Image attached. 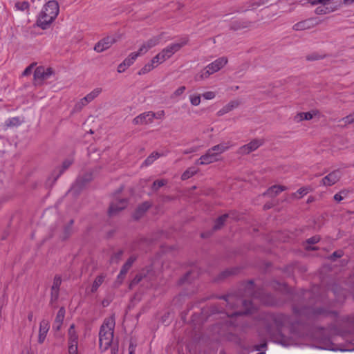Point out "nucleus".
<instances>
[{
    "label": "nucleus",
    "instance_id": "c85d7f7f",
    "mask_svg": "<svg viewBox=\"0 0 354 354\" xmlns=\"http://www.w3.org/2000/svg\"><path fill=\"white\" fill-rule=\"evenodd\" d=\"M164 156L163 153H160L157 151L152 152L143 162L142 165L149 166L151 165L156 160L159 158L160 157Z\"/></svg>",
    "mask_w": 354,
    "mask_h": 354
},
{
    "label": "nucleus",
    "instance_id": "bf43d9fd",
    "mask_svg": "<svg viewBox=\"0 0 354 354\" xmlns=\"http://www.w3.org/2000/svg\"><path fill=\"white\" fill-rule=\"evenodd\" d=\"M319 241H320V237L319 236H312V237L306 240V243L308 244L313 245V244H315V243H318Z\"/></svg>",
    "mask_w": 354,
    "mask_h": 354
},
{
    "label": "nucleus",
    "instance_id": "4c0bfd02",
    "mask_svg": "<svg viewBox=\"0 0 354 354\" xmlns=\"http://www.w3.org/2000/svg\"><path fill=\"white\" fill-rule=\"evenodd\" d=\"M101 92V88H95L84 97V101L88 103L93 100Z\"/></svg>",
    "mask_w": 354,
    "mask_h": 354
},
{
    "label": "nucleus",
    "instance_id": "f3484780",
    "mask_svg": "<svg viewBox=\"0 0 354 354\" xmlns=\"http://www.w3.org/2000/svg\"><path fill=\"white\" fill-rule=\"evenodd\" d=\"M136 52L131 53L121 64L118 66V72L119 73H123L127 68L131 66L138 57Z\"/></svg>",
    "mask_w": 354,
    "mask_h": 354
},
{
    "label": "nucleus",
    "instance_id": "6ab92c4d",
    "mask_svg": "<svg viewBox=\"0 0 354 354\" xmlns=\"http://www.w3.org/2000/svg\"><path fill=\"white\" fill-rule=\"evenodd\" d=\"M24 122V117H12L5 120L3 124V129L7 130L14 127H18Z\"/></svg>",
    "mask_w": 354,
    "mask_h": 354
},
{
    "label": "nucleus",
    "instance_id": "f03ea898",
    "mask_svg": "<svg viewBox=\"0 0 354 354\" xmlns=\"http://www.w3.org/2000/svg\"><path fill=\"white\" fill-rule=\"evenodd\" d=\"M216 297L223 299L225 301V306L231 309L236 308L240 305H242L244 309L243 310L235 311L230 315L228 313L225 312V310L223 307H218V305L214 304L211 307V312L213 314L225 313L227 317H232L233 316L251 314L254 310V305L250 300L243 299L233 294H228L227 295H222Z\"/></svg>",
    "mask_w": 354,
    "mask_h": 354
},
{
    "label": "nucleus",
    "instance_id": "b1692460",
    "mask_svg": "<svg viewBox=\"0 0 354 354\" xmlns=\"http://www.w3.org/2000/svg\"><path fill=\"white\" fill-rule=\"evenodd\" d=\"M287 189L286 186L283 185H273L267 189L266 192L263 194V196L269 195L271 197H274L279 193Z\"/></svg>",
    "mask_w": 354,
    "mask_h": 354
},
{
    "label": "nucleus",
    "instance_id": "393cba45",
    "mask_svg": "<svg viewBox=\"0 0 354 354\" xmlns=\"http://www.w3.org/2000/svg\"><path fill=\"white\" fill-rule=\"evenodd\" d=\"M68 345L78 344V335L75 330V324H71L68 330Z\"/></svg>",
    "mask_w": 354,
    "mask_h": 354
},
{
    "label": "nucleus",
    "instance_id": "338daca9",
    "mask_svg": "<svg viewBox=\"0 0 354 354\" xmlns=\"http://www.w3.org/2000/svg\"><path fill=\"white\" fill-rule=\"evenodd\" d=\"M342 120L345 124H351L354 122V116L352 115L344 117Z\"/></svg>",
    "mask_w": 354,
    "mask_h": 354
},
{
    "label": "nucleus",
    "instance_id": "79ce46f5",
    "mask_svg": "<svg viewBox=\"0 0 354 354\" xmlns=\"http://www.w3.org/2000/svg\"><path fill=\"white\" fill-rule=\"evenodd\" d=\"M167 183V180L165 179L156 180L153 183L151 189L156 192L161 187L165 185Z\"/></svg>",
    "mask_w": 354,
    "mask_h": 354
},
{
    "label": "nucleus",
    "instance_id": "4be33fe9",
    "mask_svg": "<svg viewBox=\"0 0 354 354\" xmlns=\"http://www.w3.org/2000/svg\"><path fill=\"white\" fill-rule=\"evenodd\" d=\"M151 206V203L146 201L140 205L133 214L135 219H139Z\"/></svg>",
    "mask_w": 354,
    "mask_h": 354
},
{
    "label": "nucleus",
    "instance_id": "774afa93",
    "mask_svg": "<svg viewBox=\"0 0 354 354\" xmlns=\"http://www.w3.org/2000/svg\"><path fill=\"white\" fill-rule=\"evenodd\" d=\"M136 344L131 342L129 346V354H136Z\"/></svg>",
    "mask_w": 354,
    "mask_h": 354
},
{
    "label": "nucleus",
    "instance_id": "dca6fc26",
    "mask_svg": "<svg viewBox=\"0 0 354 354\" xmlns=\"http://www.w3.org/2000/svg\"><path fill=\"white\" fill-rule=\"evenodd\" d=\"M217 160H218V156L216 155V153H214L213 151L211 150L210 148L204 155L201 156L200 158L196 161V165H209L210 163L216 162Z\"/></svg>",
    "mask_w": 354,
    "mask_h": 354
},
{
    "label": "nucleus",
    "instance_id": "a18cd8bd",
    "mask_svg": "<svg viewBox=\"0 0 354 354\" xmlns=\"http://www.w3.org/2000/svg\"><path fill=\"white\" fill-rule=\"evenodd\" d=\"M348 191L346 189L341 190L339 193H337L334 196V200L337 202H340L345 197L348 196Z\"/></svg>",
    "mask_w": 354,
    "mask_h": 354
},
{
    "label": "nucleus",
    "instance_id": "2f4dec72",
    "mask_svg": "<svg viewBox=\"0 0 354 354\" xmlns=\"http://www.w3.org/2000/svg\"><path fill=\"white\" fill-rule=\"evenodd\" d=\"M237 272L238 268H234L231 269H227L219 274L217 280L224 279L230 275L236 274Z\"/></svg>",
    "mask_w": 354,
    "mask_h": 354
},
{
    "label": "nucleus",
    "instance_id": "13d9d810",
    "mask_svg": "<svg viewBox=\"0 0 354 354\" xmlns=\"http://www.w3.org/2000/svg\"><path fill=\"white\" fill-rule=\"evenodd\" d=\"M192 274V272H187L182 278L179 280V284H183L185 282H189V277Z\"/></svg>",
    "mask_w": 354,
    "mask_h": 354
},
{
    "label": "nucleus",
    "instance_id": "39448f33",
    "mask_svg": "<svg viewBox=\"0 0 354 354\" xmlns=\"http://www.w3.org/2000/svg\"><path fill=\"white\" fill-rule=\"evenodd\" d=\"M227 63V59L225 57H221L216 59L213 62L209 64L204 71H201V77L202 79L207 78L210 75L218 71Z\"/></svg>",
    "mask_w": 354,
    "mask_h": 354
},
{
    "label": "nucleus",
    "instance_id": "9d476101",
    "mask_svg": "<svg viewBox=\"0 0 354 354\" xmlns=\"http://www.w3.org/2000/svg\"><path fill=\"white\" fill-rule=\"evenodd\" d=\"M161 39L162 34L149 39L147 41L141 45L138 52L136 53L138 54V55L145 54L149 49L159 44Z\"/></svg>",
    "mask_w": 354,
    "mask_h": 354
},
{
    "label": "nucleus",
    "instance_id": "6e6d98bb",
    "mask_svg": "<svg viewBox=\"0 0 354 354\" xmlns=\"http://www.w3.org/2000/svg\"><path fill=\"white\" fill-rule=\"evenodd\" d=\"M330 12V10L328 8H324L322 6L317 7L315 9V13L317 15H324L326 13H328Z\"/></svg>",
    "mask_w": 354,
    "mask_h": 354
},
{
    "label": "nucleus",
    "instance_id": "0eeeda50",
    "mask_svg": "<svg viewBox=\"0 0 354 354\" xmlns=\"http://www.w3.org/2000/svg\"><path fill=\"white\" fill-rule=\"evenodd\" d=\"M53 73L51 68H45L40 66L36 68L34 72V84L35 85H41L43 82L48 80Z\"/></svg>",
    "mask_w": 354,
    "mask_h": 354
},
{
    "label": "nucleus",
    "instance_id": "bb28decb",
    "mask_svg": "<svg viewBox=\"0 0 354 354\" xmlns=\"http://www.w3.org/2000/svg\"><path fill=\"white\" fill-rule=\"evenodd\" d=\"M272 320L279 326H281L290 322V317L285 314H277L273 316Z\"/></svg>",
    "mask_w": 354,
    "mask_h": 354
},
{
    "label": "nucleus",
    "instance_id": "0e129e2a",
    "mask_svg": "<svg viewBox=\"0 0 354 354\" xmlns=\"http://www.w3.org/2000/svg\"><path fill=\"white\" fill-rule=\"evenodd\" d=\"M203 96L206 100H212L215 97V93L212 91H207L204 93Z\"/></svg>",
    "mask_w": 354,
    "mask_h": 354
},
{
    "label": "nucleus",
    "instance_id": "c9c22d12",
    "mask_svg": "<svg viewBox=\"0 0 354 354\" xmlns=\"http://www.w3.org/2000/svg\"><path fill=\"white\" fill-rule=\"evenodd\" d=\"M65 312L64 307H61L59 309L55 319V324H59V325H62L65 317Z\"/></svg>",
    "mask_w": 354,
    "mask_h": 354
},
{
    "label": "nucleus",
    "instance_id": "5701e85b",
    "mask_svg": "<svg viewBox=\"0 0 354 354\" xmlns=\"http://www.w3.org/2000/svg\"><path fill=\"white\" fill-rule=\"evenodd\" d=\"M229 217H232L233 218H236V216H234V213H233V212H230L228 214H224L222 216H221L216 218V220L215 221V224L213 227V229L214 230L221 229L222 227V226L224 225L227 218Z\"/></svg>",
    "mask_w": 354,
    "mask_h": 354
},
{
    "label": "nucleus",
    "instance_id": "c03bdc74",
    "mask_svg": "<svg viewBox=\"0 0 354 354\" xmlns=\"http://www.w3.org/2000/svg\"><path fill=\"white\" fill-rule=\"evenodd\" d=\"M122 254L123 251L122 250H120L118 252L113 253L110 258V262L111 263H118L119 261L121 259Z\"/></svg>",
    "mask_w": 354,
    "mask_h": 354
},
{
    "label": "nucleus",
    "instance_id": "cd10ccee",
    "mask_svg": "<svg viewBox=\"0 0 354 354\" xmlns=\"http://www.w3.org/2000/svg\"><path fill=\"white\" fill-rule=\"evenodd\" d=\"M230 147V145L228 143L224 142L211 147V150L213 151L217 156H218V155L221 154L222 153L229 149Z\"/></svg>",
    "mask_w": 354,
    "mask_h": 354
},
{
    "label": "nucleus",
    "instance_id": "4468645a",
    "mask_svg": "<svg viewBox=\"0 0 354 354\" xmlns=\"http://www.w3.org/2000/svg\"><path fill=\"white\" fill-rule=\"evenodd\" d=\"M128 204V201L126 198L116 199L113 201L109 208V215L112 216L117 214L120 211L124 209Z\"/></svg>",
    "mask_w": 354,
    "mask_h": 354
},
{
    "label": "nucleus",
    "instance_id": "6e6552de",
    "mask_svg": "<svg viewBox=\"0 0 354 354\" xmlns=\"http://www.w3.org/2000/svg\"><path fill=\"white\" fill-rule=\"evenodd\" d=\"M93 172L91 171H85L79 175L72 189L76 192L82 190L89 182L93 180Z\"/></svg>",
    "mask_w": 354,
    "mask_h": 354
},
{
    "label": "nucleus",
    "instance_id": "ea45409f",
    "mask_svg": "<svg viewBox=\"0 0 354 354\" xmlns=\"http://www.w3.org/2000/svg\"><path fill=\"white\" fill-rule=\"evenodd\" d=\"M73 163V160L71 159H66L65 160L62 165L61 169H59V174L55 178V180H57Z\"/></svg>",
    "mask_w": 354,
    "mask_h": 354
},
{
    "label": "nucleus",
    "instance_id": "20e7f679",
    "mask_svg": "<svg viewBox=\"0 0 354 354\" xmlns=\"http://www.w3.org/2000/svg\"><path fill=\"white\" fill-rule=\"evenodd\" d=\"M59 12V6L57 1L51 0L48 1L39 13L37 25L43 30L47 29L57 18Z\"/></svg>",
    "mask_w": 354,
    "mask_h": 354
},
{
    "label": "nucleus",
    "instance_id": "e2e57ef3",
    "mask_svg": "<svg viewBox=\"0 0 354 354\" xmlns=\"http://www.w3.org/2000/svg\"><path fill=\"white\" fill-rule=\"evenodd\" d=\"M111 354H119L118 343H113L111 347Z\"/></svg>",
    "mask_w": 354,
    "mask_h": 354
},
{
    "label": "nucleus",
    "instance_id": "3c124183",
    "mask_svg": "<svg viewBox=\"0 0 354 354\" xmlns=\"http://www.w3.org/2000/svg\"><path fill=\"white\" fill-rule=\"evenodd\" d=\"M165 111L163 110L159 111H158L156 113L151 111L152 120L153 121V120L155 118H156V119H162L165 117Z\"/></svg>",
    "mask_w": 354,
    "mask_h": 354
},
{
    "label": "nucleus",
    "instance_id": "de8ad7c7",
    "mask_svg": "<svg viewBox=\"0 0 354 354\" xmlns=\"http://www.w3.org/2000/svg\"><path fill=\"white\" fill-rule=\"evenodd\" d=\"M164 61L160 57V55L157 54L155 57L152 58V59L149 62L151 66H153V68H155L156 66H158L159 64L163 63Z\"/></svg>",
    "mask_w": 354,
    "mask_h": 354
},
{
    "label": "nucleus",
    "instance_id": "680f3d73",
    "mask_svg": "<svg viewBox=\"0 0 354 354\" xmlns=\"http://www.w3.org/2000/svg\"><path fill=\"white\" fill-rule=\"evenodd\" d=\"M68 354H78L77 345H68Z\"/></svg>",
    "mask_w": 354,
    "mask_h": 354
},
{
    "label": "nucleus",
    "instance_id": "473e14b6",
    "mask_svg": "<svg viewBox=\"0 0 354 354\" xmlns=\"http://www.w3.org/2000/svg\"><path fill=\"white\" fill-rule=\"evenodd\" d=\"M137 259V257L135 255H131L125 262V263L122 266L121 270H122V272H128L133 263Z\"/></svg>",
    "mask_w": 354,
    "mask_h": 354
},
{
    "label": "nucleus",
    "instance_id": "f704fd0d",
    "mask_svg": "<svg viewBox=\"0 0 354 354\" xmlns=\"http://www.w3.org/2000/svg\"><path fill=\"white\" fill-rule=\"evenodd\" d=\"M104 279V276L101 274L97 276L95 279L94 280L92 287H91V292H95L97 291L98 288L102 284Z\"/></svg>",
    "mask_w": 354,
    "mask_h": 354
},
{
    "label": "nucleus",
    "instance_id": "864d4df0",
    "mask_svg": "<svg viewBox=\"0 0 354 354\" xmlns=\"http://www.w3.org/2000/svg\"><path fill=\"white\" fill-rule=\"evenodd\" d=\"M343 252L342 250L335 251L329 257L331 261H335L337 259L340 258L343 256Z\"/></svg>",
    "mask_w": 354,
    "mask_h": 354
},
{
    "label": "nucleus",
    "instance_id": "aec40b11",
    "mask_svg": "<svg viewBox=\"0 0 354 354\" xmlns=\"http://www.w3.org/2000/svg\"><path fill=\"white\" fill-rule=\"evenodd\" d=\"M49 328V322L46 319H42L39 324V330L38 335V342L39 344H42L44 342Z\"/></svg>",
    "mask_w": 354,
    "mask_h": 354
},
{
    "label": "nucleus",
    "instance_id": "4d7b16f0",
    "mask_svg": "<svg viewBox=\"0 0 354 354\" xmlns=\"http://www.w3.org/2000/svg\"><path fill=\"white\" fill-rule=\"evenodd\" d=\"M322 57L316 53H313L306 56V59L309 60V61L318 60V59H322Z\"/></svg>",
    "mask_w": 354,
    "mask_h": 354
},
{
    "label": "nucleus",
    "instance_id": "7ed1b4c3",
    "mask_svg": "<svg viewBox=\"0 0 354 354\" xmlns=\"http://www.w3.org/2000/svg\"><path fill=\"white\" fill-rule=\"evenodd\" d=\"M115 321L114 316L104 319L99 331V348L104 352L111 346L114 336Z\"/></svg>",
    "mask_w": 354,
    "mask_h": 354
},
{
    "label": "nucleus",
    "instance_id": "c756f323",
    "mask_svg": "<svg viewBox=\"0 0 354 354\" xmlns=\"http://www.w3.org/2000/svg\"><path fill=\"white\" fill-rule=\"evenodd\" d=\"M198 171V169L194 167H189L182 174L181 179L183 180H187L195 175Z\"/></svg>",
    "mask_w": 354,
    "mask_h": 354
},
{
    "label": "nucleus",
    "instance_id": "f8f14e48",
    "mask_svg": "<svg viewBox=\"0 0 354 354\" xmlns=\"http://www.w3.org/2000/svg\"><path fill=\"white\" fill-rule=\"evenodd\" d=\"M263 144V140L260 139H254L249 143L241 147L239 149V153L242 155L249 154L250 153L257 150Z\"/></svg>",
    "mask_w": 354,
    "mask_h": 354
},
{
    "label": "nucleus",
    "instance_id": "8fccbe9b",
    "mask_svg": "<svg viewBox=\"0 0 354 354\" xmlns=\"http://www.w3.org/2000/svg\"><path fill=\"white\" fill-rule=\"evenodd\" d=\"M59 290H52L51 289L50 303L53 304V303L57 301L58 298H59Z\"/></svg>",
    "mask_w": 354,
    "mask_h": 354
},
{
    "label": "nucleus",
    "instance_id": "052dcab7",
    "mask_svg": "<svg viewBox=\"0 0 354 354\" xmlns=\"http://www.w3.org/2000/svg\"><path fill=\"white\" fill-rule=\"evenodd\" d=\"M88 102L87 101H84V97L82 98L80 101L75 104L76 109H81L82 107L86 106Z\"/></svg>",
    "mask_w": 354,
    "mask_h": 354
},
{
    "label": "nucleus",
    "instance_id": "412c9836",
    "mask_svg": "<svg viewBox=\"0 0 354 354\" xmlns=\"http://www.w3.org/2000/svg\"><path fill=\"white\" fill-rule=\"evenodd\" d=\"M252 24V22L250 21L244 20V19H239L232 21L230 24V29L236 31L239 30H242L244 28H247L250 27Z\"/></svg>",
    "mask_w": 354,
    "mask_h": 354
},
{
    "label": "nucleus",
    "instance_id": "603ef678",
    "mask_svg": "<svg viewBox=\"0 0 354 354\" xmlns=\"http://www.w3.org/2000/svg\"><path fill=\"white\" fill-rule=\"evenodd\" d=\"M334 0H311L310 2L312 5H317L319 3L322 4L323 6L328 5L332 2H333Z\"/></svg>",
    "mask_w": 354,
    "mask_h": 354
},
{
    "label": "nucleus",
    "instance_id": "37998d69",
    "mask_svg": "<svg viewBox=\"0 0 354 354\" xmlns=\"http://www.w3.org/2000/svg\"><path fill=\"white\" fill-rule=\"evenodd\" d=\"M62 284V277L61 276L56 274L53 279V283L51 287L52 290H59Z\"/></svg>",
    "mask_w": 354,
    "mask_h": 354
},
{
    "label": "nucleus",
    "instance_id": "f257e3e1",
    "mask_svg": "<svg viewBox=\"0 0 354 354\" xmlns=\"http://www.w3.org/2000/svg\"><path fill=\"white\" fill-rule=\"evenodd\" d=\"M311 292L303 290L301 292L292 295V309L293 313L299 317H305L307 319H315L319 317H336L337 313L324 307H314L307 303L306 299H309Z\"/></svg>",
    "mask_w": 354,
    "mask_h": 354
},
{
    "label": "nucleus",
    "instance_id": "2eb2a0df",
    "mask_svg": "<svg viewBox=\"0 0 354 354\" xmlns=\"http://www.w3.org/2000/svg\"><path fill=\"white\" fill-rule=\"evenodd\" d=\"M341 178V171L339 169L334 170L323 178L320 185L323 186H331L335 185Z\"/></svg>",
    "mask_w": 354,
    "mask_h": 354
},
{
    "label": "nucleus",
    "instance_id": "9b49d317",
    "mask_svg": "<svg viewBox=\"0 0 354 354\" xmlns=\"http://www.w3.org/2000/svg\"><path fill=\"white\" fill-rule=\"evenodd\" d=\"M317 24H319V21L316 18H308L296 23L292 26V29L295 31H301L313 28Z\"/></svg>",
    "mask_w": 354,
    "mask_h": 354
},
{
    "label": "nucleus",
    "instance_id": "423d86ee",
    "mask_svg": "<svg viewBox=\"0 0 354 354\" xmlns=\"http://www.w3.org/2000/svg\"><path fill=\"white\" fill-rule=\"evenodd\" d=\"M188 42V39L185 37L180 39V42L172 43L163 48L159 55L162 59L165 62L170 58L175 53L178 52L183 46Z\"/></svg>",
    "mask_w": 354,
    "mask_h": 354
},
{
    "label": "nucleus",
    "instance_id": "7c9ffc66",
    "mask_svg": "<svg viewBox=\"0 0 354 354\" xmlns=\"http://www.w3.org/2000/svg\"><path fill=\"white\" fill-rule=\"evenodd\" d=\"M74 224V220L71 219L67 225L64 227L63 239H68L73 233V225Z\"/></svg>",
    "mask_w": 354,
    "mask_h": 354
},
{
    "label": "nucleus",
    "instance_id": "ddd939ff",
    "mask_svg": "<svg viewBox=\"0 0 354 354\" xmlns=\"http://www.w3.org/2000/svg\"><path fill=\"white\" fill-rule=\"evenodd\" d=\"M116 42V39L113 36H107L100 39L94 46V50L97 53H102L109 48Z\"/></svg>",
    "mask_w": 354,
    "mask_h": 354
},
{
    "label": "nucleus",
    "instance_id": "a878e982",
    "mask_svg": "<svg viewBox=\"0 0 354 354\" xmlns=\"http://www.w3.org/2000/svg\"><path fill=\"white\" fill-rule=\"evenodd\" d=\"M239 104V103L236 101H230L217 112V115L218 116H222L232 111L234 108L237 107Z\"/></svg>",
    "mask_w": 354,
    "mask_h": 354
},
{
    "label": "nucleus",
    "instance_id": "a211bd4d",
    "mask_svg": "<svg viewBox=\"0 0 354 354\" xmlns=\"http://www.w3.org/2000/svg\"><path fill=\"white\" fill-rule=\"evenodd\" d=\"M152 122L151 111L140 113L133 120V124L135 125H147Z\"/></svg>",
    "mask_w": 354,
    "mask_h": 354
},
{
    "label": "nucleus",
    "instance_id": "58836bf2",
    "mask_svg": "<svg viewBox=\"0 0 354 354\" xmlns=\"http://www.w3.org/2000/svg\"><path fill=\"white\" fill-rule=\"evenodd\" d=\"M30 4L28 1H18L15 4V8L17 10L25 11L29 9Z\"/></svg>",
    "mask_w": 354,
    "mask_h": 354
},
{
    "label": "nucleus",
    "instance_id": "72a5a7b5",
    "mask_svg": "<svg viewBox=\"0 0 354 354\" xmlns=\"http://www.w3.org/2000/svg\"><path fill=\"white\" fill-rule=\"evenodd\" d=\"M313 117V115L310 112H301L299 113L295 117V120L297 122L302 121V120H311Z\"/></svg>",
    "mask_w": 354,
    "mask_h": 354
},
{
    "label": "nucleus",
    "instance_id": "49530a36",
    "mask_svg": "<svg viewBox=\"0 0 354 354\" xmlns=\"http://www.w3.org/2000/svg\"><path fill=\"white\" fill-rule=\"evenodd\" d=\"M164 61L160 57V55L157 54L155 57L152 58V59L149 62L151 66H153V68H155L156 66H158L159 64L163 63Z\"/></svg>",
    "mask_w": 354,
    "mask_h": 354
},
{
    "label": "nucleus",
    "instance_id": "5fc2aeb1",
    "mask_svg": "<svg viewBox=\"0 0 354 354\" xmlns=\"http://www.w3.org/2000/svg\"><path fill=\"white\" fill-rule=\"evenodd\" d=\"M190 102H191V104L194 106L199 105V104L201 102L200 95H191L190 96Z\"/></svg>",
    "mask_w": 354,
    "mask_h": 354
},
{
    "label": "nucleus",
    "instance_id": "69168bd1",
    "mask_svg": "<svg viewBox=\"0 0 354 354\" xmlns=\"http://www.w3.org/2000/svg\"><path fill=\"white\" fill-rule=\"evenodd\" d=\"M34 67V64H30L28 67L26 68V69L24 71L22 75L24 76H28L32 73V70Z\"/></svg>",
    "mask_w": 354,
    "mask_h": 354
},
{
    "label": "nucleus",
    "instance_id": "e433bc0d",
    "mask_svg": "<svg viewBox=\"0 0 354 354\" xmlns=\"http://www.w3.org/2000/svg\"><path fill=\"white\" fill-rule=\"evenodd\" d=\"M145 270H142L140 273L136 275V277L131 281L130 286H134L138 284L144 278H147Z\"/></svg>",
    "mask_w": 354,
    "mask_h": 354
},
{
    "label": "nucleus",
    "instance_id": "1a4fd4ad",
    "mask_svg": "<svg viewBox=\"0 0 354 354\" xmlns=\"http://www.w3.org/2000/svg\"><path fill=\"white\" fill-rule=\"evenodd\" d=\"M252 297L258 299L259 301L267 306H274L277 304V301L274 297L266 293L263 290L259 289L252 292Z\"/></svg>",
    "mask_w": 354,
    "mask_h": 354
},
{
    "label": "nucleus",
    "instance_id": "09e8293b",
    "mask_svg": "<svg viewBox=\"0 0 354 354\" xmlns=\"http://www.w3.org/2000/svg\"><path fill=\"white\" fill-rule=\"evenodd\" d=\"M153 69V66H151L150 63H147L138 72V74L139 75H145V74H147L149 72H150L151 71H152Z\"/></svg>",
    "mask_w": 354,
    "mask_h": 354
},
{
    "label": "nucleus",
    "instance_id": "a19ab883",
    "mask_svg": "<svg viewBox=\"0 0 354 354\" xmlns=\"http://www.w3.org/2000/svg\"><path fill=\"white\" fill-rule=\"evenodd\" d=\"M310 189L308 187H303L299 188L297 192L293 193L292 195L294 198H301L302 196L307 194Z\"/></svg>",
    "mask_w": 354,
    "mask_h": 354
}]
</instances>
